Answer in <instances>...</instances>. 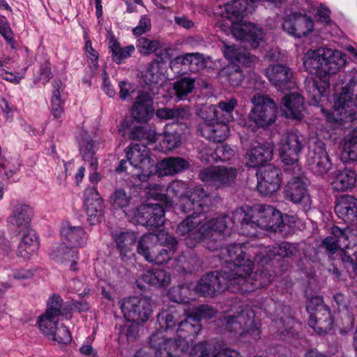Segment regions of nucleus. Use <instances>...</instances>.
Listing matches in <instances>:
<instances>
[{"label": "nucleus", "instance_id": "nucleus-58", "mask_svg": "<svg viewBox=\"0 0 357 357\" xmlns=\"http://www.w3.org/2000/svg\"><path fill=\"white\" fill-rule=\"evenodd\" d=\"M185 188L186 183L185 182L178 181H172L166 189V206H172L174 202V198Z\"/></svg>", "mask_w": 357, "mask_h": 357}, {"label": "nucleus", "instance_id": "nucleus-25", "mask_svg": "<svg viewBox=\"0 0 357 357\" xmlns=\"http://www.w3.org/2000/svg\"><path fill=\"white\" fill-rule=\"evenodd\" d=\"M208 195L203 188L197 187L190 191L188 195L181 199V209L184 213L193 211L200 213L202 208L207 204Z\"/></svg>", "mask_w": 357, "mask_h": 357}, {"label": "nucleus", "instance_id": "nucleus-50", "mask_svg": "<svg viewBox=\"0 0 357 357\" xmlns=\"http://www.w3.org/2000/svg\"><path fill=\"white\" fill-rule=\"evenodd\" d=\"M239 66L229 65L222 72V76L225 77L233 87L240 86L243 78V73Z\"/></svg>", "mask_w": 357, "mask_h": 357}, {"label": "nucleus", "instance_id": "nucleus-55", "mask_svg": "<svg viewBox=\"0 0 357 357\" xmlns=\"http://www.w3.org/2000/svg\"><path fill=\"white\" fill-rule=\"evenodd\" d=\"M146 79L152 84H158L165 76L161 70V65L159 62H153L150 64L145 73Z\"/></svg>", "mask_w": 357, "mask_h": 357}, {"label": "nucleus", "instance_id": "nucleus-48", "mask_svg": "<svg viewBox=\"0 0 357 357\" xmlns=\"http://www.w3.org/2000/svg\"><path fill=\"white\" fill-rule=\"evenodd\" d=\"M158 135L155 129L149 126H144L135 128L131 131L130 137L134 139L144 140L152 143L158 139Z\"/></svg>", "mask_w": 357, "mask_h": 357}, {"label": "nucleus", "instance_id": "nucleus-5", "mask_svg": "<svg viewBox=\"0 0 357 357\" xmlns=\"http://www.w3.org/2000/svg\"><path fill=\"white\" fill-rule=\"evenodd\" d=\"M234 222L243 227L256 229L275 230L283 224L281 213L269 205L244 206L237 208L232 214Z\"/></svg>", "mask_w": 357, "mask_h": 357}, {"label": "nucleus", "instance_id": "nucleus-23", "mask_svg": "<svg viewBox=\"0 0 357 357\" xmlns=\"http://www.w3.org/2000/svg\"><path fill=\"white\" fill-rule=\"evenodd\" d=\"M49 255L56 262L69 266L71 271L77 270V262L79 259L78 250L69 246L66 241L53 246Z\"/></svg>", "mask_w": 357, "mask_h": 357}, {"label": "nucleus", "instance_id": "nucleus-45", "mask_svg": "<svg viewBox=\"0 0 357 357\" xmlns=\"http://www.w3.org/2000/svg\"><path fill=\"white\" fill-rule=\"evenodd\" d=\"M331 234L336 238L339 249L340 250L347 249L350 245L356 243L353 231L349 227L341 229L337 226H333L331 228Z\"/></svg>", "mask_w": 357, "mask_h": 357}, {"label": "nucleus", "instance_id": "nucleus-53", "mask_svg": "<svg viewBox=\"0 0 357 357\" xmlns=\"http://www.w3.org/2000/svg\"><path fill=\"white\" fill-rule=\"evenodd\" d=\"M110 201L114 208L122 209L127 215H132L126 211V208L130 202V197L123 190H116L111 196Z\"/></svg>", "mask_w": 357, "mask_h": 357}, {"label": "nucleus", "instance_id": "nucleus-44", "mask_svg": "<svg viewBox=\"0 0 357 357\" xmlns=\"http://www.w3.org/2000/svg\"><path fill=\"white\" fill-rule=\"evenodd\" d=\"M341 158L344 162L357 160V128L353 130L345 139Z\"/></svg>", "mask_w": 357, "mask_h": 357}, {"label": "nucleus", "instance_id": "nucleus-16", "mask_svg": "<svg viewBox=\"0 0 357 357\" xmlns=\"http://www.w3.org/2000/svg\"><path fill=\"white\" fill-rule=\"evenodd\" d=\"M266 75L280 91L289 90L295 86L293 72L284 65L278 63L269 66L266 69Z\"/></svg>", "mask_w": 357, "mask_h": 357}, {"label": "nucleus", "instance_id": "nucleus-47", "mask_svg": "<svg viewBox=\"0 0 357 357\" xmlns=\"http://www.w3.org/2000/svg\"><path fill=\"white\" fill-rule=\"evenodd\" d=\"M59 321V317L43 313L38 317L37 323L41 332L49 338L58 327L57 323Z\"/></svg>", "mask_w": 357, "mask_h": 357}, {"label": "nucleus", "instance_id": "nucleus-42", "mask_svg": "<svg viewBox=\"0 0 357 357\" xmlns=\"http://www.w3.org/2000/svg\"><path fill=\"white\" fill-rule=\"evenodd\" d=\"M176 64L188 66L190 71L195 72L204 67V61L202 55L198 53H188L176 57L170 63L172 68Z\"/></svg>", "mask_w": 357, "mask_h": 357}, {"label": "nucleus", "instance_id": "nucleus-51", "mask_svg": "<svg viewBox=\"0 0 357 357\" xmlns=\"http://www.w3.org/2000/svg\"><path fill=\"white\" fill-rule=\"evenodd\" d=\"M137 48L139 53L144 55L151 54L162 47V43L158 40H150L145 37L137 39Z\"/></svg>", "mask_w": 357, "mask_h": 357}, {"label": "nucleus", "instance_id": "nucleus-64", "mask_svg": "<svg viewBox=\"0 0 357 357\" xmlns=\"http://www.w3.org/2000/svg\"><path fill=\"white\" fill-rule=\"evenodd\" d=\"M85 53L91 68H93V69L97 68L98 62V53L93 48L91 42L89 40H86L85 42Z\"/></svg>", "mask_w": 357, "mask_h": 357}, {"label": "nucleus", "instance_id": "nucleus-43", "mask_svg": "<svg viewBox=\"0 0 357 357\" xmlns=\"http://www.w3.org/2000/svg\"><path fill=\"white\" fill-rule=\"evenodd\" d=\"M257 0H235L225 5L229 17H238L254 10Z\"/></svg>", "mask_w": 357, "mask_h": 357}, {"label": "nucleus", "instance_id": "nucleus-63", "mask_svg": "<svg viewBox=\"0 0 357 357\" xmlns=\"http://www.w3.org/2000/svg\"><path fill=\"white\" fill-rule=\"evenodd\" d=\"M0 34L12 47H14L15 40L13 33L10 28L8 22L5 18L0 17Z\"/></svg>", "mask_w": 357, "mask_h": 357}, {"label": "nucleus", "instance_id": "nucleus-56", "mask_svg": "<svg viewBox=\"0 0 357 357\" xmlns=\"http://www.w3.org/2000/svg\"><path fill=\"white\" fill-rule=\"evenodd\" d=\"M195 86V80L188 77L183 78L174 84V89L178 98L190 93Z\"/></svg>", "mask_w": 357, "mask_h": 357}, {"label": "nucleus", "instance_id": "nucleus-13", "mask_svg": "<svg viewBox=\"0 0 357 357\" xmlns=\"http://www.w3.org/2000/svg\"><path fill=\"white\" fill-rule=\"evenodd\" d=\"M236 175V168L218 166L202 169L199 172V176L203 182L217 188H221L233 183Z\"/></svg>", "mask_w": 357, "mask_h": 357}, {"label": "nucleus", "instance_id": "nucleus-62", "mask_svg": "<svg viewBox=\"0 0 357 357\" xmlns=\"http://www.w3.org/2000/svg\"><path fill=\"white\" fill-rule=\"evenodd\" d=\"M154 236V241L157 240L160 244L166 247L176 248L177 241L176 238L164 231H159Z\"/></svg>", "mask_w": 357, "mask_h": 357}, {"label": "nucleus", "instance_id": "nucleus-12", "mask_svg": "<svg viewBox=\"0 0 357 357\" xmlns=\"http://www.w3.org/2000/svg\"><path fill=\"white\" fill-rule=\"evenodd\" d=\"M231 31L236 39L246 41L254 48L257 47L266 36L261 27L242 20L232 22Z\"/></svg>", "mask_w": 357, "mask_h": 357}, {"label": "nucleus", "instance_id": "nucleus-38", "mask_svg": "<svg viewBox=\"0 0 357 357\" xmlns=\"http://www.w3.org/2000/svg\"><path fill=\"white\" fill-rule=\"evenodd\" d=\"M188 162L181 158H168L161 160L155 165V173L159 176L175 174L185 169Z\"/></svg>", "mask_w": 357, "mask_h": 357}, {"label": "nucleus", "instance_id": "nucleus-57", "mask_svg": "<svg viewBox=\"0 0 357 357\" xmlns=\"http://www.w3.org/2000/svg\"><path fill=\"white\" fill-rule=\"evenodd\" d=\"M64 102L61 97L59 88L54 90L51 98V112L55 119L61 118L63 114Z\"/></svg>", "mask_w": 357, "mask_h": 357}, {"label": "nucleus", "instance_id": "nucleus-60", "mask_svg": "<svg viewBox=\"0 0 357 357\" xmlns=\"http://www.w3.org/2000/svg\"><path fill=\"white\" fill-rule=\"evenodd\" d=\"M49 339L58 344H67L70 342L71 335L68 329L66 326L61 325L55 329Z\"/></svg>", "mask_w": 357, "mask_h": 357}, {"label": "nucleus", "instance_id": "nucleus-3", "mask_svg": "<svg viewBox=\"0 0 357 357\" xmlns=\"http://www.w3.org/2000/svg\"><path fill=\"white\" fill-rule=\"evenodd\" d=\"M183 312H185L187 316V309L184 306L178 305L172 307L167 312L160 314V325L167 329V339H164V335H160L161 333L151 335V343L152 346L157 347L156 357H178L187 350L188 344L185 337H183L181 334L178 335L179 337H182L181 339L172 340L169 337L175 333L186 332L185 330L180 329L181 321L179 322V319ZM182 321H185V319Z\"/></svg>", "mask_w": 357, "mask_h": 357}, {"label": "nucleus", "instance_id": "nucleus-8", "mask_svg": "<svg viewBox=\"0 0 357 357\" xmlns=\"http://www.w3.org/2000/svg\"><path fill=\"white\" fill-rule=\"evenodd\" d=\"M226 328L242 338L258 340L261 336L260 325L255 320V312L249 307L242 308L224 319Z\"/></svg>", "mask_w": 357, "mask_h": 357}, {"label": "nucleus", "instance_id": "nucleus-61", "mask_svg": "<svg viewBox=\"0 0 357 357\" xmlns=\"http://www.w3.org/2000/svg\"><path fill=\"white\" fill-rule=\"evenodd\" d=\"M234 150L228 145L218 146L215 151V156L211 155L212 160H217L218 158L222 161H227L230 160L234 155Z\"/></svg>", "mask_w": 357, "mask_h": 357}, {"label": "nucleus", "instance_id": "nucleus-2", "mask_svg": "<svg viewBox=\"0 0 357 357\" xmlns=\"http://www.w3.org/2000/svg\"><path fill=\"white\" fill-rule=\"evenodd\" d=\"M344 55L338 50L320 47L307 51L303 57V66L314 77L306 79L305 86L311 104L321 102L329 89L328 75L335 74L345 64Z\"/></svg>", "mask_w": 357, "mask_h": 357}, {"label": "nucleus", "instance_id": "nucleus-24", "mask_svg": "<svg viewBox=\"0 0 357 357\" xmlns=\"http://www.w3.org/2000/svg\"><path fill=\"white\" fill-rule=\"evenodd\" d=\"M61 235L62 239L69 246L77 250L86 244L89 237L88 234L81 225H74L69 222L63 223Z\"/></svg>", "mask_w": 357, "mask_h": 357}, {"label": "nucleus", "instance_id": "nucleus-15", "mask_svg": "<svg viewBox=\"0 0 357 357\" xmlns=\"http://www.w3.org/2000/svg\"><path fill=\"white\" fill-rule=\"evenodd\" d=\"M216 314V310L208 305H200L197 307L187 309V317L181 321V330H185L189 335H195L201 329L199 321L202 319H210Z\"/></svg>", "mask_w": 357, "mask_h": 357}, {"label": "nucleus", "instance_id": "nucleus-26", "mask_svg": "<svg viewBox=\"0 0 357 357\" xmlns=\"http://www.w3.org/2000/svg\"><path fill=\"white\" fill-rule=\"evenodd\" d=\"M280 109L287 118L301 120L305 109L304 99L296 93L287 94L281 100Z\"/></svg>", "mask_w": 357, "mask_h": 357}, {"label": "nucleus", "instance_id": "nucleus-41", "mask_svg": "<svg viewBox=\"0 0 357 357\" xmlns=\"http://www.w3.org/2000/svg\"><path fill=\"white\" fill-rule=\"evenodd\" d=\"M114 238L116 248L123 260L128 258L129 254L132 255V251L137 238L135 233L121 231L115 234Z\"/></svg>", "mask_w": 357, "mask_h": 357}, {"label": "nucleus", "instance_id": "nucleus-46", "mask_svg": "<svg viewBox=\"0 0 357 357\" xmlns=\"http://www.w3.org/2000/svg\"><path fill=\"white\" fill-rule=\"evenodd\" d=\"M109 48L112 52L113 61L117 63H121L123 59L129 57L135 50L134 45L121 47L119 43L114 39L109 40Z\"/></svg>", "mask_w": 357, "mask_h": 357}, {"label": "nucleus", "instance_id": "nucleus-33", "mask_svg": "<svg viewBox=\"0 0 357 357\" xmlns=\"http://www.w3.org/2000/svg\"><path fill=\"white\" fill-rule=\"evenodd\" d=\"M171 281L170 275L162 269H153L144 271L140 278L137 280V286L144 288L145 284L155 287H167Z\"/></svg>", "mask_w": 357, "mask_h": 357}, {"label": "nucleus", "instance_id": "nucleus-36", "mask_svg": "<svg viewBox=\"0 0 357 357\" xmlns=\"http://www.w3.org/2000/svg\"><path fill=\"white\" fill-rule=\"evenodd\" d=\"M237 105V100L231 98L227 101L219 102L218 107L211 105L207 109L210 113L213 114L211 120H217L227 123L234 120L233 112Z\"/></svg>", "mask_w": 357, "mask_h": 357}, {"label": "nucleus", "instance_id": "nucleus-21", "mask_svg": "<svg viewBox=\"0 0 357 357\" xmlns=\"http://www.w3.org/2000/svg\"><path fill=\"white\" fill-rule=\"evenodd\" d=\"M286 197L296 204H300L304 211H308L312 200L306 190L305 182L300 178H294L290 181L285 189Z\"/></svg>", "mask_w": 357, "mask_h": 357}, {"label": "nucleus", "instance_id": "nucleus-59", "mask_svg": "<svg viewBox=\"0 0 357 357\" xmlns=\"http://www.w3.org/2000/svg\"><path fill=\"white\" fill-rule=\"evenodd\" d=\"M168 248H162L160 250H158V254L155 255V252L151 255V260H149V262H153L155 264H163L167 262L174 254L176 248H171L167 247Z\"/></svg>", "mask_w": 357, "mask_h": 357}, {"label": "nucleus", "instance_id": "nucleus-1", "mask_svg": "<svg viewBox=\"0 0 357 357\" xmlns=\"http://www.w3.org/2000/svg\"><path fill=\"white\" fill-rule=\"evenodd\" d=\"M229 263V271L222 273H211L203 276L195 287L197 294L203 296H213L228 289L231 291L248 292L257 287L250 282V275L253 269V262L245 259V252L242 245L234 244L225 249Z\"/></svg>", "mask_w": 357, "mask_h": 357}, {"label": "nucleus", "instance_id": "nucleus-35", "mask_svg": "<svg viewBox=\"0 0 357 357\" xmlns=\"http://www.w3.org/2000/svg\"><path fill=\"white\" fill-rule=\"evenodd\" d=\"M309 324L318 333H326L331 329L333 320L327 307H321L319 310L310 314Z\"/></svg>", "mask_w": 357, "mask_h": 357}, {"label": "nucleus", "instance_id": "nucleus-18", "mask_svg": "<svg viewBox=\"0 0 357 357\" xmlns=\"http://www.w3.org/2000/svg\"><path fill=\"white\" fill-rule=\"evenodd\" d=\"M80 153L83 159L89 163L91 170L94 171L89 176V180L92 183L96 184L100 179V174L96 172L98 169V160L94 158V142L89 134L84 130L80 132L77 137Z\"/></svg>", "mask_w": 357, "mask_h": 357}, {"label": "nucleus", "instance_id": "nucleus-7", "mask_svg": "<svg viewBox=\"0 0 357 357\" xmlns=\"http://www.w3.org/2000/svg\"><path fill=\"white\" fill-rule=\"evenodd\" d=\"M251 102L253 107L248 114L249 123L244 126L254 131L257 128H267L275 122L278 106L274 100L258 93L252 96Z\"/></svg>", "mask_w": 357, "mask_h": 357}, {"label": "nucleus", "instance_id": "nucleus-40", "mask_svg": "<svg viewBox=\"0 0 357 357\" xmlns=\"http://www.w3.org/2000/svg\"><path fill=\"white\" fill-rule=\"evenodd\" d=\"M158 149L162 152H168L179 146L181 142V135L172 125L167 126L162 135H158Z\"/></svg>", "mask_w": 357, "mask_h": 357}, {"label": "nucleus", "instance_id": "nucleus-29", "mask_svg": "<svg viewBox=\"0 0 357 357\" xmlns=\"http://www.w3.org/2000/svg\"><path fill=\"white\" fill-rule=\"evenodd\" d=\"M335 213L346 222H357V199L348 195L340 196L336 201Z\"/></svg>", "mask_w": 357, "mask_h": 357}, {"label": "nucleus", "instance_id": "nucleus-14", "mask_svg": "<svg viewBox=\"0 0 357 357\" xmlns=\"http://www.w3.org/2000/svg\"><path fill=\"white\" fill-rule=\"evenodd\" d=\"M282 29L289 35L301 38L312 32L314 22L311 17L306 15L291 13L285 17Z\"/></svg>", "mask_w": 357, "mask_h": 357}, {"label": "nucleus", "instance_id": "nucleus-9", "mask_svg": "<svg viewBox=\"0 0 357 357\" xmlns=\"http://www.w3.org/2000/svg\"><path fill=\"white\" fill-rule=\"evenodd\" d=\"M127 158L130 165L138 171L135 176L139 181H147L155 174V160L151 157L150 151L146 146H131L127 151Z\"/></svg>", "mask_w": 357, "mask_h": 357}, {"label": "nucleus", "instance_id": "nucleus-22", "mask_svg": "<svg viewBox=\"0 0 357 357\" xmlns=\"http://www.w3.org/2000/svg\"><path fill=\"white\" fill-rule=\"evenodd\" d=\"M84 204L89 224L99 222L103 212V201L97 189L89 188L85 190Z\"/></svg>", "mask_w": 357, "mask_h": 357}, {"label": "nucleus", "instance_id": "nucleus-20", "mask_svg": "<svg viewBox=\"0 0 357 357\" xmlns=\"http://www.w3.org/2000/svg\"><path fill=\"white\" fill-rule=\"evenodd\" d=\"M164 215L163 208L158 204L141 206L137 210V213L133 214L137 218V221L151 229L164 224Z\"/></svg>", "mask_w": 357, "mask_h": 357}, {"label": "nucleus", "instance_id": "nucleus-37", "mask_svg": "<svg viewBox=\"0 0 357 357\" xmlns=\"http://www.w3.org/2000/svg\"><path fill=\"white\" fill-rule=\"evenodd\" d=\"M22 233V237L17 248V255L22 258L29 259L37 252L39 248L38 237L32 230Z\"/></svg>", "mask_w": 357, "mask_h": 357}, {"label": "nucleus", "instance_id": "nucleus-34", "mask_svg": "<svg viewBox=\"0 0 357 357\" xmlns=\"http://www.w3.org/2000/svg\"><path fill=\"white\" fill-rule=\"evenodd\" d=\"M356 181V172L346 168L333 173L331 185L336 191H345L353 188Z\"/></svg>", "mask_w": 357, "mask_h": 357}, {"label": "nucleus", "instance_id": "nucleus-4", "mask_svg": "<svg viewBox=\"0 0 357 357\" xmlns=\"http://www.w3.org/2000/svg\"><path fill=\"white\" fill-rule=\"evenodd\" d=\"M227 227L225 217L203 219L201 216L190 215L177 227L176 233L181 236L188 235L185 244L194 248L202 240H208L206 243L208 249L215 248L211 245V238L220 235Z\"/></svg>", "mask_w": 357, "mask_h": 357}, {"label": "nucleus", "instance_id": "nucleus-54", "mask_svg": "<svg viewBox=\"0 0 357 357\" xmlns=\"http://www.w3.org/2000/svg\"><path fill=\"white\" fill-rule=\"evenodd\" d=\"M62 302L63 301L61 296L59 295H54L49 299L47 307L45 313L59 318L61 316H65L66 318H70V316L68 317V314L65 313L64 309L62 307Z\"/></svg>", "mask_w": 357, "mask_h": 357}, {"label": "nucleus", "instance_id": "nucleus-31", "mask_svg": "<svg viewBox=\"0 0 357 357\" xmlns=\"http://www.w3.org/2000/svg\"><path fill=\"white\" fill-rule=\"evenodd\" d=\"M131 115L139 122H146L153 115V100L147 93L139 94L131 109Z\"/></svg>", "mask_w": 357, "mask_h": 357}, {"label": "nucleus", "instance_id": "nucleus-11", "mask_svg": "<svg viewBox=\"0 0 357 357\" xmlns=\"http://www.w3.org/2000/svg\"><path fill=\"white\" fill-rule=\"evenodd\" d=\"M304 144L305 138L298 130L285 133L278 148L281 160L287 165L296 162Z\"/></svg>", "mask_w": 357, "mask_h": 357}, {"label": "nucleus", "instance_id": "nucleus-39", "mask_svg": "<svg viewBox=\"0 0 357 357\" xmlns=\"http://www.w3.org/2000/svg\"><path fill=\"white\" fill-rule=\"evenodd\" d=\"M294 251L295 247L294 245L289 243L284 242L280 245L273 246L272 248H261L259 255H257V258L259 259L261 263H266L276 256L288 257L292 255Z\"/></svg>", "mask_w": 357, "mask_h": 357}, {"label": "nucleus", "instance_id": "nucleus-6", "mask_svg": "<svg viewBox=\"0 0 357 357\" xmlns=\"http://www.w3.org/2000/svg\"><path fill=\"white\" fill-rule=\"evenodd\" d=\"M349 89H344L342 92L337 96L335 100L333 110L329 113L326 109L321 108L326 121L333 128L343 126L354 120L356 113V105L353 100L352 96L357 91V73H356L349 83ZM357 96V94L356 95Z\"/></svg>", "mask_w": 357, "mask_h": 357}, {"label": "nucleus", "instance_id": "nucleus-30", "mask_svg": "<svg viewBox=\"0 0 357 357\" xmlns=\"http://www.w3.org/2000/svg\"><path fill=\"white\" fill-rule=\"evenodd\" d=\"M273 152L271 144L255 142L245 155L246 164L250 167L260 166L272 158Z\"/></svg>", "mask_w": 357, "mask_h": 357}, {"label": "nucleus", "instance_id": "nucleus-19", "mask_svg": "<svg viewBox=\"0 0 357 357\" xmlns=\"http://www.w3.org/2000/svg\"><path fill=\"white\" fill-rule=\"evenodd\" d=\"M307 162L312 170L317 174H326L331 169L332 163L322 142H317L310 149Z\"/></svg>", "mask_w": 357, "mask_h": 357}, {"label": "nucleus", "instance_id": "nucleus-27", "mask_svg": "<svg viewBox=\"0 0 357 357\" xmlns=\"http://www.w3.org/2000/svg\"><path fill=\"white\" fill-rule=\"evenodd\" d=\"M199 130L204 137L215 142L225 141L229 135L227 123L211 119L200 125Z\"/></svg>", "mask_w": 357, "mask_h": 357}, {"label": "nucleus", "instance_id": "nucleus-32", "mask_svg": "<svg viewBox=\"0 0 357 357\" xmlns=\"http://www.w3.org/2000/svg\"><path fill=\"white\" fill-rule=\"evenodd\" d=\"M223 44L222 52L229 65L248 67L255 62V58L245 49L236 45H228L225 43Z\"/></svg>", "mask_w": 357, "mask_h": 357}, {"label": "nucleus", "instance_id": "nucleus-52", "mask_svg": "<svg viewBox=\"0 0 357 357\" xmlns=\"http://www.w3.org/2000/svg\"><path fill=\"white\" fill-rule=\"evenodd\" d=\"M156 116L160 119H183L188 115V112L183 108H166L157 109Z\"/></svg>", "mask_w": 357, "mask_h": 357}, {"label": "nucleus", "instance_id": "nucleus-17", "mask_svg": "<svg viewBox=\"0 0 357 357\" xmlns=\"http://www.w3.org/2000/svg\"><path fill=\"white\" fill-rule=\"evenodd\" d=\"M279 172V169L271 165L263 166L257 171V189L261 194L271 195L279 189L281 183Z\"/></svg>", "mask_w": 357, "mask_h": 357}, {"label": "nucleus", "instance_id": "nucleus-49", "mask_svg": "<svg viewBox=\"0 0 357 357\" xmlns=\"http://www.w3.org/2000/svg\"><path fill=\"white\" fill-rule=\"evenodd\" d=\"M154 243L153 234H144L139 239L137 248L138 254L142 255L149 261L151 260V255L155 252L153 244Z\"/></svg>", "mask_w": 357, "mask_h": 357}, {"label": "nucleus", "instance_id": "nucleus-10", "mask_svg": "<svg viewBox=\"0 0 357 357\" xmlns=\"http://www.w3.org/2000/svg\"><path fill=\"white\" fill-rule=\"evenodd\" d=\"M123 317L128 321L143 323L146 321L153 312L151 299L147 296H131L120 303Z\"/></svg>", "mask_w": 357, "mask_h": 357}, {"label": "nucleus", "instance_id": "nucleus-28", "mask_svg": "<svg viewBox=\"0 0 357 357\" xmlns=\"http://www.w3.org/2000/svg\"><path fill=\"white\" fill-rule=\"evenodd\" d=\"M33 215L31 208L26 205L15 206L13 215L9 218L10 229L15 233L31 231V219Z\"/></svg>", "mask_w": 357, "mask_h": 357}]
</instances>
